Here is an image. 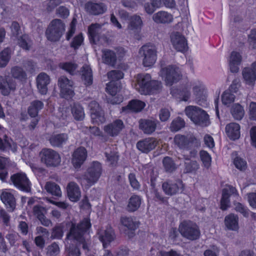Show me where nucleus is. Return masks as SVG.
<instances>
[{
	"label": "nucleus",
	"instance_id": "nucleus-1",
	"mask_svg": "<svg viewBox=\"0 0 256 256\" xmlns=\"http://www.w3.org/2000/svg\"><path fill=\"white\" fill-rule=\"evenodd\" d=\"M70 230L66 234V238L74 240L82 245L84 250L88 249V231L91 227L90 220L88 218L83 219L78 224L69 222Z\"/></svg>",
	"mask_w": 256,
	"mask_h": 256
},
{
	"label": "nucleus",
	"instance_id": "nucleus-2",
	"mask_svg": "<svg viewBox=\"0 0 256 256\" xmlns=\"http://www.w3.org/2000/svg\"><path fill=\"white\" fill-rule=\"evenodd\" d=\"M102 166L97 161L93 162L88 166L82 176V183L84 184L88 188L96 183L102 173Z\"/></svg>",
	"mask_w": 256,
	"mask_h": 256
},
{
	"label": "nucleus",
	"instance_id": "nucleus-3",
	"mask_svg": "<svg viewBox=\"0 0 256 256\" xmlns=\"http://www.w3.org/2000/svg\"><path fill=\"white\" fill-rule=\"evenodd\" d=\"M185 112L191 120L196 124L206 126L210 124L208 114L204 110L198 106H188L185 108Z\"/></svg>",
	"mask_w": 256,
	"mask_h": 256
},
{
	"label": "nucleus",
	"instance_id": "nucleus-4",
	"mask_svg": "<svg viewBox=\"0 0 256 256\" xmlns=\"http://www.w3.org/2000/svg\"><path fill=\"white\" fill-rule=\"evenodd\" d=\"M65 30V25L62 20L54 19L48 26L45 34L46 38L52 42L58 41Z\"/></svg>",
	"mask_w": 256,
	"mask_h": 256
},
{
	"label": "nucleus",
	"instance_id": "nucleus-5",
	"mask_svg": "<svg viewBox=\"0 0 256 256\" xmlns=\"http://www.w3.org/2000/svg\"><path fill=\"white\" fill-rule=\"evenodd\" d=\"M178 230L184 238L190 240L198 239L200 234L198 226L190 220H185L181 222Z\"/></svg>",
	"mask_w": 256,
	"mask_h": 256
},
{
	"label": "nucleus",
	"instance_id": "nucleus-6",
	"mask_svg": "<svg viewBox=\"0 0 256 256\" xmlns=\"http://www.w3.org/2000/svg\"><path fill=\"white\" fill-rule=\"evenodd\" d=\"M157 50L152 44H146L140 48L139 54L142 58V64L144 66H150L156 62Z\"/></svg>",
	"mask_w": 256,
	"mask_h": 256
},
{
	"label": "nucleus",
	"instance_id": "nucleus-7",
	"mask_svg": "<svg viewBox=\"0 0 256 256\" xmlns=\"http://www.w3.org/2000/svg\"><path fill=\"white\" fill-rule=\"evenodd\" d=\"M160 76L164 78L166 85L172 86L182 78V74L178 68L174 66H168L162 68L160 72Z\"/></svg>",
	"mask_w": 256,
	"mask_h": 256
},
{
	"label": "nucleus",
	"instance_id": "nucleus-8",
	"mask_svg": "<svg viewBox=\"0 0 256 256\" xmlns=\"http://www.w3.org/2000/svg\"><path fill=\"white\" fill-rule=\"evenodd\" d=\"M41 162L47 166H56L61 162L59 154L51 148H44L40 154Z\"/></svg>",
	"mask_w": 256,
	"mask_h": 256
},
{
	"label": "nucleus",
	"instance_id": "nucleus-9",
	"mask_svg": "<svg viewBox=\"0 0 256 256\" xmlns=\"http://www.w3.org/2000/svg\"><path fill=\"white\" fill-rule=\"evenodd\" d=\"M174 143L180 149L188 150L190 148H198L200 146V142L194 136H185L176 134L174 138Z\"/></svg>",
	"mask_w": 256,
	"mask_h": 256
},
{
	"label": "nucleus",
	"instance_id": "nucleus-10",
	"mask_svg": "<svg viewBox=\"0 0 256 256\" xmlns=\"http://www.w3.org/2000/svg\"><path fill=\"white\" fill-rule=\"evenodd\" d=\"M162 189L166 195L172 196L183 191L184 184L180 180H168L163 182Z\"/></svg>",
	"mask_w": 256,
	"mask_h": 256
},
{
	"label": "nucleus",
	"instance_id": "nucleus-11",
	"mask_svg": "<svg viewBox=\"0 0 256 256\" xmlns=\"http://www.w3.org/2000/svg\"><path fill=\"white\" fill-rule=\"evenodd\" d=\"M10 180L14 185L20 190L26 192L30 191L31 183L26 175L23 172H18L12 174Z\"/></svg>",
	"mask_w": 256,
	"mask_h": 256
},
{
	"label": "nucleus",
	"instance_id": "nucleus-12",
	"mask_svg": "<svg viewBox=\"0 0 256 256\" xmlns=\"http://www.w3.org/2000/svg\"><path fill=\"white\" fill-rule=\"evenodd\" d=\"M58 86L60 88V92L65 98H70L74 94L73 82L65 76H61L58 79Z\"/></svg>",
	"mask_w": 256,
	"mask_h": 256
},
{
	"label": "nucleus",
	"instance_id": "nucleus-13",
	"mask_svg": "<svg viewBox=\"0 0 256 256\" xmlns=\"http://www.w3.org/2000/svg\"><path fill=\"white\" fill-rule=\"evenodd\" d=\"M16 81L10 76L0 77V92L3 96H8L16 89Z\"/></svg>",
	"mask_w": 256,
	"mask_h": 256
},
{
	"label": "nucleus",
	"instance_id": "nucleus-14",
	"mask_svg": "<svg viewBox=\"0 0 256 256\" xmlns=\"http://www.w3.org/2000/svg\"><path fill=\"white\" fill-rule=\"evenodd\" d=\"M170 40L173 47L177 51L184 52L188 50L186 40L180 32H172L170 35Z\"/></svg>",
	"mask_w": 256,
	"mask_h": 256
},
{
	"label": "nucleus",
	"instance_id": "nucleus-15",
	"mask_svg": "<svg viewBox=\"0 0 256 256\" xmlns=\"http://www.w3.org/2000/svg\"><path fill=\"white\" fill-rule=\"evenodd\" d=\"M158 121L154 118H143L138 121L139 128L146 134H151L156 130Z\"/></svg>",
	"mask_w": 256,
	"mask_h": 256
},
{
	"label": "nucleus",
	"instance_id": "nucleus-16",
	"mask_svg": "<svg viewBox=\"0 0 256 256\" xmlns=\"http://www.w3.org/2000/svg\"><path fill=\"white\" fill-rule=\"evenodd\" d=\"M158 144V141L154 138H148L138 141L136 144L138 149L144 153H148L154 150Z\"/></svg>",
	"mask_w": 256,
	"mask_h": 256
},
{
	"label": "nucleus",
	"instance_id": "nucleus-17",
	"mask_svg": "<svg viewBox=\"0 0 256 256\" xmlns=\"http://www.w3.org/2000/svg\"><path fill=\"white\" fill-rule=\"evenodd\" d=\"M124 128V124L122 121L117 120L105 126L104 128V130L108 136L114 137L118 136Z\"/></svg>",
	"mask_w": 256,
	"mask_h": 256
},
{
	"label": "nucleus",
	"instance_id": "nucleus-18",
	"mask_svg": "<svg viewBox=\"0 0 256 256\" xmlns=\"http://www.w3.org/2000/svg\"><path fill=\"white\" fill-rule=\"evenodd\" d=\"M84 9L90 14L98 15L104 13L106 8L102 3H95L89 1L84 4Z\"/></svg>",
	"mask_w": 256,
	"mask_h": 256
},
{
	"label": "nucleus",
	"instance_id": "nucleus-19",
	"mask_svg": "<svg viewBox=\"0 0 256 256\" xmlns=\"http://www.w3.org/2000/svg\"><path fill=\"white\" fill-rule=\"evenodd\" d=\"M137 84L136 88L141 94H144L145 92L144 89L148 88V86L152 82L151 76L150 74H138L136 76Z\"/></svg>",
	"mask_w": 256,
	"mask_h": 256
},
{
	"label": "nucleus",
	"instance_id": "nucleus-20",
	"mask_svg": "<svg viewBox=\"0 0 256 256\" xmlns=\"http://www.w3.org/2000/svg\"><path fill=\"white\" fill-rule=\"evenodd\" d=\"M36 86L39 92L45 94L48 92V85L50 82V76L44 72L40 73L36 77Z\"/></svg>",
	"mask_w": 256,
	"mask_h": 256
},
{
	"label": "nucleus",
	"instance_id": "nucleus-21",
	"mask_svg": "<svg viewBox=\"0 0 256 256\" xmlns=\"http://www.w3.org/2000/svg\"><path fill=\"white\" fill-rule=\"evenodd\" d=\"M86 150L84 147L78 148L72 154V162L75 168H79L86 158Z\"/></svg>",
	"mask_w": 256,
	"mask_h": 256
},
{
	"label": "nucleus",
	"instance_id": "nucleus-22",
	"mask_svg": "<svg viewBox=\"0 0 256 256\" xmlns=\"http://www.w3.org/2000/svg\"><path fill=\"white\" fill-rule=\"evenodd\" d=\"M68 196L69 199L74 202L78 201L81 196V192L78 186L72 182L66 186Z\"/></svg>",
	"mask_w": 256,
	"mask_h": 256
},
{
	"label": "nucleus",
	"instance_id": "nucleus-23",
	"mask_svg": "<svg viewBox=\"0 0 256 256\" xmlns=\"http://www.w3.org/2000/svg\"><path fill=\"white\" fill-rule=\"evenodd\" d=\"M0 199L8 211L14 210L16 206V200L12 193L7 191L2 192L0 195Z\"/></svg>",
	"mask_w": 256,
	"mask_h": 256
},
{
	"label": "nucleus",
	"instance_id": "nucleus-24",
	"mask_svg": "<svg viewBox=\"0 0 256 256\" xmlns=\"http://www.w3.org/2000/svg\"><path fill=\"white\" fill-rule=\"evenodd\" d=\"M193 91L196 97V103L202 106H206L207 102L205 96V88L204 86L202 84L195 86L193 88Z\"/></svg>",
	"mask_w": 256,
	"mask_h": 256
},
{
	"label": "nucleus",
	"instance_id": "nucleus-25",
	"mask_svg": "<svg viewBox=\"0 0 256 256\" xmlns=\"http://www.w3.org/2000/svg\"><path fill=\"white\" fill-rule=\"evenodd\" d=\"M103 24H92L88 28V32L90 40L94 43L98 41L102 32V26Z\"/></svg>",
	"mask_w": 256,
	"mask_h": 256
},
{
	"label": "nucleus",
	"instance_id": "nucleus-26",
	"mask_svg": "<svg viewBox=\"0 0 256 256\" xmlns=\"http://www.w3.org/2000/svg\"><path fill=\"white\" fill-rule=\"evenodd\" d=\"M68 138V134L62 133L52 135L50 137L48 140L52 146L60 148L66 144Z\"/></svg>",
	"mask_w": 256,
	"mask_h": 256
},
{
	"label": "nucleus",
	"instance_id": "nucleus-27",
	"mask_svg": "<svg viewBox=\"0 0 256 256\" xmlns=\"http://www.w3.org/2000/svg\"><path fill=\"white\" fill-rule=\"evenodd\" d=\"M146 104L144 102L138 100H134L130 101L126 106L122 107L123 112H140L145 106Z\"/></svg>",
	"mask_w": 256,
	"mask_h": 256
},
{
	"label": "nucleus",
	"instance_id": "nucleus-28",
	"mask_svg": "<svg viewBox=\"0 0 256 256\" xmlns=\"http://www.w3.org/2000/svg\"><path fill=\"white\" fill-rule=\"evenodd\" d=\"M224 224L230 230L237 231L239 228L238 217L237 215L230 214L224 218Z\"/></svg>",
	"mask_w": 256,
	"mask_h": 256
},
{
	"label": "nucleus",
	"instance_id": "nucleus-29",
	"mask_svg": "<svg viewBox=\"0 0 256 256\" xmlns=\"http://www.w3.org/2000/svg\"><path fill=\"white\" fill-rule=\"evenodd\" d=\"M240 125L235 122L230 123L226 126V132L228 136L232 140L238 139L240 136Z\"/></svg>",
	"mask_w": 256,
	"mask_h": 256
},
{
	"label": "nucleus",
	"instance_id": "nucleus-30",
	"mask_svg": "<svg viewBox=\"0 0 256 256\" xmlns=\"http://www.w3.org/2000/svg\"><path fill=\"white\" fill-rule=\"evenodd\" d=\"M154 22L158 24L170 22L172 20V16L164 11H160L154 14L152 16Z\"/></svg>",
	"mask_w": 256,
	"mask_h": 256
},
{
	"label": "nucleus",
	"instance_id": "nucleus-31",
	"mask_svg": "<svg viewBox=\"0 0 256 256\" xmlns=\"http://www.w3.org/2000/svg\"><path fill=\"white\" fill-rule=\"evenodd\" d=\"M99 239L102 242L103 246L106 248V244L114 239V232L111 228H108L99 232Z\"/></svg>",
	"mask_w": 256,
	"mask_h": 256
},
{
	"label": "nucleus",
	"instance_id": "nucleus-32",
	"mask_svg": "<svg viewBox=\"0 0 256 256\" xmlns=\"http://www.w3.org/2000/svg\"><path fill=\"white\" fill-rule=\"evenodd\" d=\"M44 103L39 100L32 102L28 108V114L31 117H36L40 110L44 108Z\"/></svg>",
	"mask_w": 256,
	"mask_h": 256
},
{
	"label": "nucleus",
	"instance_id": "nucleus-33",
	"mask_svg": "<svg viewBox=\"0 0 256 256\" xmlns=\"http://www.w3.org/2000/svg\"><path fill=\"white\" fill-rule=\"evenodd\" d=\"M10 74L13 79H17L22 82L27 78V74L25 70L18 66H14L11 68Z\"/></svg>",
	"mask_w": 256,
	"mask_h": 256
},
{
	"label": "nucleus",
	"instance_id": "nucleus-34",
	"mask_svg": "<svg viewBox=\"0 0 256 256\" xmlns=\"http://www.w3.org/2000/svg\"><path fill=\"white\" fill-rule=\"evenodd\" d=\"M82 79L86 85L90 86L92 83V74L89 66L84 65L81 70Z\"/></svg>",
	"mask_w": 256,
	"mask_h": 256
},
{
	"label": "nucleus",
	"instance_id": "nucleus-35",
	"mask_svg": "<svg viewBox=\"0 0 256 256\" xmlns=\"http://www.w3.org/2000/svg\"><path fill=\"white\" fill-rule=\"evenodd\" d=\"M72 114L76 120H82L85 116L84 108L78 103H74L71 108Z\"/></svg>",
	"mask_w": 256,
	"mask_h": 256
},
{
	"label": "nucleus",
	"instance_id": "nucleus-36",
	"mask_svg": "<svg viewBox=\"0 0 256 256\" xmlns=\"http://www.w3.org/2000/svg\"><path fill=\"white\" fill-rule=\"evenodd\" d=\"M16 145L10 138H6L4 140L0 138V150L2 151H7L11 150L13 152L16 150Z\"/></svg>",
	"mask_w": 256,
	"mask_h": 256
},
{
	"label": "nucleus",
	"instance_id": "nucleus-37",
	"mask_svg": "<svg viewBox=\"0 0 256 256\" xmlns=\"http://www.w3.org/2000/svg\"><path fill=\"white\" fill-rule=\"evenodd\" d=\"M148 88L144 89L145 92L144 94H151L159 92L162 90V86L160 82L152 80L148 86Z\"/></svg>",
	"mask_w": 256,
	"mask_h": 256
},
{
	"label": "nucleus",
	"instance_id": "nucleus-38",
	"mask_svg": "<svg viewBox=\"0 0 256 256\" xmlns=\"http://www.w3.org/2000/svg\"><path fill=\"white\" fill-rule=\"evenodd\" d=\"M102 58L104 62L106 64L114 66L116 60V53L110 50H102Z\"/></svg>",
	"mask_w": 256,
	"mask_h": 256
},
{
	"label": "nucleus",
	"instance_id": "nucleus-39",
	"mask_svg": "<svg viewBox=\"0 0 256 256\" xmlns=\"http://www.w3.org/2000/svg\"><path fill=\"white\" fill-rule=\"evenodd\" d=\"M44 188L47 192L53 196L58 197H60L62 196V192L59 186L54 182H47Z\"/></svg>",
	"mask_w": 256,
	"mask_h": 256
},
{
	"label": "nucleus",
	"instance_id": "nucleus-40",
	"mask_svg": "<svg viewBox=\"0 0 256 256\" xmlns=\"http://www.w3.org/2000/svg\"><path fill=\"white\" fill-rule=\"evenodd\" d=\"M140 198L137 195H133L129 199L127 210L128 212H134L140 208Z\"/></svg>",
	"mask_w": 256,
	"mask_h": 256
},
{
	"label": "nucleus",
	"instance_id": "nucleus-41",
	"mask_svg": "<svg viewBox=\"0 0 256 256\" xmlns=\"http://www.w3.org/2000/svg\"><path fill=\"white\" fill-rule=\"evenodd\" d=\"M18 38V44L22 49L29 50L32 46V42L26 34L20 36Z\"/></svg>",
	"mask_w": 256,
	"mask_h": 256
},
{
	"label": "nucleus",
	"instance_id": "nucleus-42",
	"mask_svg": "<svg viewBox=\"0 0 256 256\" xmlns=\"http://www.w3.org/2000/svg\"><path fill=\"white\" fill-rule=\"evenodd\" d=\"M230 112L233 117L238 120H241L244 114V108L239 104H235L232 106Z\"/></svg>",
	"mask_w": 256,
	"mask_h": 256
},
{
	"label": "nucleus",
	"instance_id": "nucleus-43",
	"mask_svg": "<svg viewBox=\"0 0 256 256\" xmlns=\"http://www.w3.org/2000/svg\"><path fill=\"white\" fill-rule=\"evenodd\" d=\"M243 78L246 83L252 85L256 79V74H254L250 68H246L242 70Z\"/></svg>",
	"mask_w": 256,
	"mask_h": 256
},
{
	"label": "nucleus",
	"instance_id": "nucleus-44",
	"mask_svg": "<svg viewBox=\"0 0 256 256\" xmlns=\"http://www.w3.org/2000/svg\"><path fill=\"white\" fill-rule=\"evenodd\" d=\"M10 50L4 48L0 52V68H4L8 63L10 58Z\"/></svg>",
	"mask_w": 256,
	"mask_h": 256
},
{
	"label": "nucleus",
	"instance_id": "nucleus-45",
	"mask_svg": "<svg viewBox=\"0 0 256 256\" xmlns=\"http://www.w3.org/2000/svg\"><path fill=\"white\" fill-rule=\"evenodd\" d=\"M120 89L121 86L119 82H110L106 87L107 92L112 96H115Z\"/></svg>",
	"mask_w": 256,
	"mask_h": 256
},
{
	"label": "nucleus",
	"instance_id": "nucleus-46",
	"mask_svg": "<svg viewBox=\"0 0 256 256\" xmlns=\"http://www.w3.org/2000/svg\"><path fill=\"white\" fill-rule=\"evenodd\" d=\"M130 24L128 28L130 30H134L140 28L142 25V20L140 16L134 15L132 16L130 19Z\"/></svg>",
	"mask_w": 256,
	"mask_h": 256
},
{
	"label": "nucleus",
	"instance_id": "nucleus-47",
	"mask_svg": "<svg viewBox=\"0 0 256 256\" xmlns=\"http://www.w3.org/2000/svg\"><path fill=\"white\" fill-rule=\"evenodd\" d=\"M120 222L124 226L131 230H134L138 226L136 222H134L132 218L122 217Z\"/></svg>",
	"mask_w": 256,
	"mask_h": 256
},
{
	"label": "nucleus",
	"instance_id": "nucleus-48",
	"mask_svg": "<svg viewBox=\"0 0 256 256\" xmlns=\"http://www.w3.org/2000/svg\"><path fill=\"white\" fill-rule=\"evenodd\" d=\"M184 126L185 122L184 120L180 117H178L172 121L170 129L172 132H177Z\"/></svg>",
	"mask_w": 256,
	"mask_h": 256
},
{
	"label": "nucleus",
	"instance_id": "nucleus-49",
	"mask_svg": "<svg viewBox=\"0 0 256 256\" xmlns=\"http://www.w3.org/2000/svg\"><path fill=\"white\" fill-rule=\"evenodd\" d=\"M91 118L92 122L97 124H102L106 121L104 114L102 109L97 111L96 112L92 113Z\"/></svg>",
	"mask_w": 256,
	"mask_h": 256
},
{
	"label": "nucleus",
	"instance_id": "nucleus-50",
	"mask_svg": "<svg viewBox=\"0 0 256 256\" xmlns=\"http://www.w3.org/2000/svg\"><path fill=\"white\" fill-rule=\"evenodd\" d=\"M162 163L166 172H172L176 169L174 162L170 157H165L163 159Z\"/></svg>",
	"mask_w": 256,
	"mask_h": 256
},
{
	"label": "nucleus",
	"instance_id": "nucleus-51",
	"mask_svg": "<svg viewBox=\"0 0 256 256\" xmlns=\"http://www.w3.org/2000/svg\"><path fill=\"white\" fill-rule=\"evenodd\" d=\"M60 67L64 70L70 74H74L78 68V65L72 62H66L60 63Z\"/></svg>",
	"mask_w": 256,
	"mask_h": 256
},
{
	"label": "nucleus",
	"instance_id": "nucleus-52",
	"mask_svg": "<svg viewBox=\"0 0 256 256\" xmlns=\"http://www.w3.org/2000/svg\"><path fill=\"white\" fill-rule=\"evenodd\" d=\"M200 168V165L196 160H191L184 163V172L186 173L195 172Z\"/></svg>",
	"mask_w": 256,
	"mask_h": 256
},
{
	"label": "nucleus",
	"instance_id": "nucleus-53",
	"mask_svg": "<svg viewBox=\"0 0 256 256\" xmlns=\"http://www.w3.org/2000/svg\"><path fill=\"white\" fill-rule=\"evenodd\" d=\"M63 228L64 226L62 224L56 225L52 230L51 238L60 239L64 234Z\"/></svg>",
	"mask_w": 256,
	"mask_h": 256
},
{
	"label": "nucleus",
	"instance_id": "nucleus-54",
	"mask_svg": "<svg viewBox=\"0 0 256 256\" xmlns=\"http://www.w3.org/2000/svg\"><path fill=\"white\" fill-rule=\"evenodd\" d=\"M200 156L204 166L206 168H208L211 166L212 162L210 155L207 152L202 150L200 152Z\"/></svg>",
	"mask_w": 256,
	"mask_h": 256
},
{
	"label": "nucleus",
	"instance_id": "nucleus-55",
	"mask_svg": "<svg viewBox=\"0 0 256 256\" xmlns=\"http://www.w3.org/2000/svg\"><path fill=\"white\" fill-rule=\"evenodd\" d=\"M108 78L111 82H118V80L124 77V74L119 70H113L108 73Z\"/></svg>",
	"mask_w": 256,
	"mask_h": 256
},
{
	"label": "nucleus",
	"instance_id": "nucleus-56",
	"mask_svg": "<svg viewBox=\"0 0 256 256\" xmlns=\"http://www.w3.org/2000/svg\"><path fill=\"white\" fill-rule=\"evenodd\" d=\"M235 99V96L231 92L226 91L222 96V104L224 105H228L232 102Z\"/></svg>",
	"mask_w": 256,
	"mask_h": 256
},
{
	"label": "nucleus",
	"instance_id": "nucleus-57",
	"mask_svg": "<svg viewBox=\"0 0 256 256\" xmlns=\"http://www.w3.org/2000/svg\"><path fill=\"white\" fill-rule=\"evenodd\" d=\"M106 160L112 166H115L118 160V155L116 152L110 151L105 152Z\"/></svg>",
	"mask_w": 256,
	"mask_h": 256
},
{
	"label": "nucleus",
	"instance_id": "nucleus-58",
	"mask_svg": "<svg viewBox=\"0 0 256 256\" xmlns=\"http://www.w3.org/2000/svg\"><path fill=\"white\" fill-rule=\"evenodd\" d=\"M235 210L241 213L244 217L249 216V210L241 203L236 202L234 203Z\"/></svg>",
	"mask_w": 256,
	"mask_h": 256
},
{
	"label": "nucleus",
	"instance_id": "nucleus-59",
	"mask_svg": "<svg viewBox=\"0 0 256 256\" xmlns=\"http://www.w3.org/2000/svg\"><path fill=\"white\" fill-rule=\"evenodd\" d=\"M234 164L238 169L242 171L246 170L247 168L246 162L239 157L234 158Z\"/></svg>",
	"mask_w": 256,
	"mask_h": 256
},
{
	"label": "nucleus",
	"instance_id": "nucleus-60",
	"mask_svg": "<svg viewBox=\"0 0 256 256\" xmlns=\"http://www.w3.org/2000/svg\"><path fill=\"white\" fill-rule=\"evenodd\" d=\"M84 38L82 34H80L76 36L70 43V46L77 49L82 43Z\"/></svg>",
	"mask_w": 256,
	"mask_h": 256
},
{
	"label": "nucleus",
	"instance_id": "nucleus-61",
	"mask_svg": "<svg viewBox=\"0 0 256 256\" xmlns=\"http://www.w3.org/2000/svg\"><path fill=\"white\" fill-rule=\"evenodd\" d=\"M60 252V248L57 244L53 242L48 247V254L50 256H55Z\"/></svg>",
	"mask_w": 256,
	"mask_h": 256
},
{
	"label": "nucleus",
	"instance_id": "nucleus-62",
	"mask_svg": "<svg viewBox=\"0 0 256 256\" xmlns=\"http://www.w3.org/2000/svg\"><path fill=\"white\" fill-rule=\"evenodd\" d=\"M11 30L12 34L18 38L22 34V30L18 23L16 22H13L11 25Z\"/></svg>",
	"mask_w": 256,
	"mask_h": 256
},
{
	"label": "nucleus",
	"instance_id": "nucleus-63",
	"mask_svg": "<svg viewBox=\"0 0 256 256\" xmlns=\"http://www.w3.org/2000/svg\"><path fill=\"white\" fill-rule=\"evenodd\" d=\"M66 256H80V249L76 246H71L66 250Z\"/></svg>",
	"mask_w": 256,
	"mask_h": 256
},
{
	"label": "nucleus",
	"instance_id": "nucleus-64",
	"mask_svg": "<svg viewBox=\"0 0 256 256\" xmlns=\"http://www.w3.org/2000/svg\"><path fill=\"white\" fill-rule=\"evenodd\" d=\"M248 42L253 49H256V30H252L248 36Z\"/></svg>",
	"mask_w": 256,
	"mask_h": 256
}]
</instances>
